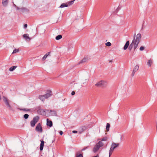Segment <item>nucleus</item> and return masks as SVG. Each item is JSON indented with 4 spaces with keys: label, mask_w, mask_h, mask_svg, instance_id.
<instances>
[{
    "label": "nucleus",
    "mask_w": 157,
    "mask_h": 157,
    "mask_svg": "<svg viewBox=\"0 0 157 157\" xmlns=\"http://www.w3.org/2000/svg\"><path fill=\"white\" fill-rule=\"evenodd\" d=\"M98 151V143L96 144V146L94 147L93 149V151L95 152Z\"/></svg>",
    "instance_id": "17"
},
{
    "label": "nucleus",
    "mask_w": 157,
    "mask_h": 157,
    "mask_svg": "<svg viewBox=\"0 0 157 157\" xmlns=\"http://www.w3.org/2000/svg\"><path fill=\"white\" fill-rule=\"evenodd\" d=\"M17 67V66H13L11 67H10L9 69V70L10 71H13L14 70H15Z\"/></svg>",
    "instance_id": "22"
},
{
    "label": "nucleus",
    "mask_w": 157,
    "mask_h": 157,
    "mask_svg": "<svg viewBox=\"0 0 157 157\" xmlns=\"http://www.w3.org/2000/svg\"><path fill=\"white\" fill-rule=\"evenodd\" d=\"M21 10H26V9L25 8H21Z\"/></svg>",
    "instance_id": "38"
},
{
    "label": "nucleus",
    "mask_w": 157,
    "mask_h": 157,
    "mask_svg": "<svg viewBox=\"0 0 157 157\" xmlns=\"http://www.w3.org/2000/svg\"><path fill=\"white\" fill-rule=\"evenodd\" d=\"M47 93L43 95H40L39 96V98L43 101H44L45 99L48 98L51 96L52 95V92L50 90H47Z\"/></svg>",
    "instance_id": "2"
},
{
    "label": "nucleus",
    "mask_w": 157,
    "mask_h": 157,
    "mask_svg": "<svg viewBox=\"0 0 157 157\" xmlns=\"http://www.w3.org/2000/svg\"><path fill=\"white\" fill-rule=\"evenodd\" d=\"M38 114L42 115H45L46 114L45 110L44 109H40L37 111Z\"/></svg>",
    "instance_id": "9"
},
{
    "label": "nucleus",
    "mask_w": 157,
    "mask_h": 157,
    "mask_svg": "<svg viewBox=\"0 0 157 157\" xmlns=\"http://www.w3.org/2000/svg\"><path fill=\"white\" fill-rule=\"evenodd\" d=\"M139 66L138 65H136L135 67H134L133 70V72H136L139 69Z\"/></svg>",
    "instance_id": "20"
},
{
    "label": "nucleus",
    "mask_w": 157,
    "mask_h": 157,
    "mask_svg": "<svg viewBox=\"0 0 157 157\" xmlns=\"http://www.w3.org/2000/svg\"><path fill=\"white\" fill-rule=\"evenodd\" d=\"M118 10H115L114 12V13H117Z\"/></svg>",
    "instance_id": "40"
},
{
    "label": "nucleus",
    "mask_w": 157,
    "mask_h": 157,
    "mask_svg": "<svg viewBox=\"0 0 157 157\" xmlns=\"http://www.w3.org/2000/svg\"><path fill=\"white\" fill-rule=\"evenodd\" d=\"M47 125L49 127H51L53 125L52 122V121H50L49 119H47Z\"/></svg>",
    "instance_id": "12"
},
{
    "label": "nucleus",
    "mask_w": 157,
    "mask_h": 157,
    "mask_svg": "<svg viewBox=\"0 0 157 157\" xmlns=\"http://www.w3.org/2000/svg\"><path fill=\"white\" fill-rule=\"evenodd\" d=\"M129 41H127L126 43L124 45V47L123 48V49L124 50H126L127 48L129 47Z\"/></svg>",
    "instance_id": "18"
},
{
    "label": "nucleus",
    "mask_w": 157,
    "mask_h": 157,
    "mask_svg": "<svg viewBox=\"0 0 157 157\" xmlns=\"http://www.w3.org/2000/svg\"><path fill=\"white\" fill-rule=\"evenodd\" d=\"M62 38V36L61 35H59L57 36L56 37V39L58 40Z\"/></svg>",
    "instance_id": "24"
},
{
    "label": "nucleus",
    "mask_w": 157,
    "mask_h": 157,
    "mask_svg": "<svg viewBox=\"0 0 157 157\" xmlns=\"http://www.w3.org/2000/svg\"><path fill=\"white\" fill-rule=\"evenodd\" d=\"M108 139V138L107 137L105 136L101 140V141H107Z\"/></svg>",
    "instance_id": "26"
},
{
    "label": "nucleus",
    "mask_w": 157,
    "mask_h": 157,
    "mask_svg": "<svg viewBox=\"0 0 157 157\" xmlns=\"http://www.w3.org/2000/svg\"><path fill=\"white\" fill-rule=\"evenodd\" d=\"M40 141L41 143L40 145V151H42L43 149L44 142L43 140H40Z\"/></svg>",
    "instance_id": "14"
},
{
    "label": "nucleus",
    "mask_w": 157,
    "mask_h": 157,
    "mask_svg": "<svg viewBox=\"0 0 157 157\" xmlns=\"http://www.w3.org/2000/svg\"><path fill=\"white\" fill-rule=\"evenodd\" d=\"M19 49H15L13 51L12 53H17V52H19Z\"/></svg>",
    "instance_id": "30"
},
{
    "label": "nucleus",
    "mask_w": 157,
    "mask_h": 157,
    "mask_svg": "<svg viewBox=\"0 0 157 157\" xmlns=\"http://www.w3.org/2000/svg\"><path fill=\"white\" fill-rule=\"evenodd\" d=\"M46 111L48 112L52 116H57V113L54 110H51L49 109H47L46 110Z\"/></svg>",
    "instance_id": "10"
},
{
    "label": "nucleus",
    "mask_w": 157,
    "mask_h": 157,
    "mask_svg": "<svg viewBox=\"0 0 157 157\" xmlns=\"http://www.w3.org/2000/svg\"><path fill=\"white\" fill-rule=\"evenodd\" d=\"M14 5L15 6H16V5H15L14 4Z\"/></svg>",
    "instance_id": "44"
},
{
    "label": "nucleus",
    "mask_w": 157,
    "mask_h": 157,
    "mask_svg": "<svg viewBox=\"0 0 157 157\" xmlns=\"http://www.w3.org/2000/svg\"><path fill=\"white\" fill-rule=\"evenodd\" d=\"M19 110H22L23 111H24L25 112H28V111H31V109H28L25 108H19Z\"/></svg>",
    "instance_id": "19"
},
{
    "label": "nucleus",
    "mask_w": 157,
    "mask_h": 157,
    "mask_svg": "<svg viewBox=\"0 0 157 157\" xmlns=\"http://www.w3.org/2000/svg\"><path fill=\"white\" fill-rule=\"evenodd\" d=\"M28 25L27 24H25L24 25V27L25 29H26L27 28Z\"/></svg>",
    "instance_id": "33"
},
{
    "label": "nucleus",
    "mask_w": 157,
    "mask_h": 157,
    "mask_svg": "<svg viewBox=\"0 0 157 157\" xmlns=\"http://www.w3.org/2000/svg\"><path fill=\"white\" fill-rule=\"evenodd\" d=\"M89 147L88 146H87V147H84V148L82 149V150H81V151H84L86 149H87V148H88Z\"/></svg>",
    "instance_id": "32"
},
{
    "label": "nucleus",
    "mask_w": 157,
    "mask_h": 157,
    "mask_svg": "<svg viewBox=\"0 0 157 157\" xmlns=\"http://www.w3.org/2000/svg\"><path fill=\"white\" fill-rule=\"evenodd\" d=\"M2 3L4 6H6L8 4V0H2Z\"/></svg>",
    "instance_id": "16"
},
{
    "label": "nucleus",
    "mask_w": 157,
    "mask_h": 157,
    "mask_svg": "<svg viewBox=\"0 0 157 157\" xmlns=\"http://www.w3.org/2000/svg\"><path fill=\"white\" fill-rule=\"evenodd\" d=\"M89 58L88 57L86 56V57H85L82 59L78 63V64H79L81 63H84L87 61L89 59Z\"/></svg>",
    "instance_id": "11"
},
{
    "label": "nucleus",
    "mask_w": 157,
    "mask_h": 157,
    "mask_svg": "<svg viewBox=\"0 0 157 157\" xmlns=\"http://www.w3.org/2000/svg\"><path fill=\"white\" fill-rule=\"evenodd\" d=\"M59 133L61 135H62L63 134V132L62 131H60L59 132Z\"/></svg>",
    "instance_id": "35"
},
{
    "label": "nucleus",
    "mask_w": 157,
    "mask_h": 157,
    "mask_svg": "<svg viewBox=\"0 0 157 157\" xmlns=\"http://www.w3.org/2000/svg\"><path fill=\"white\" fill-rule=\"evenodd\" d=\"M23 37L27 41H29L31 39L29 37L28 34H25L22 35Z\"/></svg>",
    "instance_id": "13"
},
{
    "label": "nucleus",
    "mask_w": 157,
    "mask_h": 157,
    "mask_svg": "<svg viewBox=\"0 0 157 157\" xmlns=\"http://www.w3.org/2000/svg\"><path fill=\"white\" fill-rule=\"evenodd\" d=\"M95 85L97 86H98V83H97L95 84Z\"/></svg>",
    "instance_id": "41"
},
{
    "label": "nucleus",
    "mask_w": 157,
    "mask_h": 157,
    "mask_svg": "<svg viewBox=\"0 0 157 157\" xmlns=\"http://www.w3.org/2000/svg\"><path fill=\"white\" fill-rule=\"evenodd\" d=\"M74 0L72 1L69 2H67L66 3H62L61 5L59 7L60 8H63L67 7L69 6L72 5L74 2Z\"/></svg>",
    "instance_id": "7"
},
{
    "label": "nucleus",
    "mask_w": 157,
    "mask_h": 157,
    "mask_svg": "<svg viewBox=\"0 0 157 157\" xmlns=\"http://www.w3.org/2000/svg\"><path fill=\"white\" fill-rule=\"evenodd\" d=\"M152 63L153 62L152 60L150 59L148 60L147 62V64L149 67H150L151 66V65L152 64Z\"/></svg>",
    "instance_id": "21"
},
{
    "label": "nucleus",
    "mask_w": 157,
    "mask_h": 157,
    "mask_svg": "<svg viewBox=\"0 0 157 157\" xmlns=\"http://www.w3.org/2000/svg\"><path fill=\"white\" fill-rule=\"evenodd\" d=\"M122 139V136H121V139Z\"/></svg>",
    "instance_id": "45"
},
{
    "label": "nucleus",
    "mask_w": 157,
    "mask_h": 157,
    "mask_svg": "<svg viewBox=\"0 0 157 157\" xmlns=\"http://www.w3.org/2000/svg\"><path fill=\"white\" fill-rule=\"evenodd\" d=\"M77 131L75 130H73L72 131V132L74 133H77Z\"/></svg>",
    "instance_id": "36"
},
{
    "label": "nucleus",
    "mask_w": 157,
    "mask_h": 157,
    "mask_svg": "<svg viewBox=\"0 0 157 157\" xmlns=\"http://www.w3.org/2000/svg\"><path fill=\"white\" fill-rule=\"evenodd\" d=\"M35 130L38 132H43L42 127L40 123H38L35 128Z\"/></svg>",
    "instance_id": "8"
},
{
    "label": "nucleus",
    "mask_w": 157,
    "mask_h": 157,
    "mask_svg": "<svg viewBox=\"0 0 157 157\" xmlns=\"http://www.w3.org/2000/svg\"><path fill=\"white\" fill-rule=\"evenodd\" d=\"M105 45L106 46H108V47H109V46H110L111 45V44L110 42H107V43H105Z\"/></svg>",
    "instance_id": "29"
},
{
    "label": "nucleus",
    "mask_w": 157,
    "mask_h": 157,
    "mask_svg": "<svg viewBox=\"0 0 157 157\" xmlns=\"http://www.w3.org/2000/svg\"><path fill=\"white\" fill-rule=\"evenodd\" d=\"M156 129L157 130V121L156 123Z\"/></svg>",
    "instance_id": "43"
},
{
    "label": "nucleus",
    "mask_w": 157,
    "mask_h": 157,
    "mask_svg": "<svg viewBox=\"0 0 157 157\" xmlns=\"http://www.w3.org/2000/svg\"><path fill=\"white\" fill-rule=\"evenodd\" d=\"M102 141L101 140L99 141V149L100 147H102L104 145V144Z\"/></svg>",
    "instance_id": "25"
},
{
    "label": "nucleus",
    "mask_w": 157,
    "mask_h": 157,
    "mask_svg": "<svg viewBox=\"0 0 157 157\" xmlns=\"http://www.w3.org/2000/svg\"><path fill=\"white\" fill-rule=\"evenodd\" d=\"M50 53H51L50 52H48L47 53H46L45 54V55L44 56V57L42 58V60H43V61L45 60L46 59L47 57L48 56H50Z\"/></svg>",
    "instance_id": "15"
},
{
    "label": "nucleus",
    "mask_w": 157,
    "mask_h": 157,
    "mask_svg": "<svg viewBox=\"0 0 157 157\" xmlns=\"http://www.w3.org/2000/svg\"><path fill=\"white\" fill-rule=\"evenodd\" d=\"M141 37V36L140 33H138L137 34L136 39L134 36V39L128 47V49L129 50L131 51L133 47L134 50L136 49L138 46L139 43L140 41Z\"/></svg>",
    "instance_id": "1"
},
{
    "label": "nucleus",
    "mask_w": 157,
    "mask_h": 157,
    "mask_svg": "<svg viewBox=\"0 0 157 157\" xmlns=\"http://www.w3.org/2000/svg\"><path fill=\"white\" fill-rule=\"evenodd\" d=\"M3 100L4 101V102H5V104L6 106L9 108V109L12 110L13 111V109L11 107V105H10L9 102V100L8 99H7L6 97H3Z\"/></svg>",
    "instance_id": "6"
},
{
    "label": "nucleus",
    "mask_w": 157,
    "mask_h": 157,
    "mask_svg": "<svg viewBox=\"0 0 157 157\" xmlns=\"http://www.w3.org/2000/svg\"><path fill=\"white\" fill-rule=\"evenodd\" d=\"M39 118L38 116L33 117V120L30 121V125L32 127H33L35 126L36 124L39 121Z\"/></svg>",
    "instance_id": "5"
},
{
    "label": "nucleus",
    "mask_w": 157,
    "mask_h": 157,
    "mask_svg": "<svg viewBox=\"0 0 157 157\" xmlns=\"http://www.w3.org/2000/svg\"><path fill=\"white\" fill-rule=\"evenodd\" d=\"M75 94V91H73L71 93V94L72 95H74Z\"/></svg>",
    "instance_id": "34"
},
{
    "label": "nucleus",
    "mask_w": 157,
    "mask_h": 157,
    "mask_svg": "<svg viewBox=\"0 0 157 157\" xmlns=\"http://www.w3.org/2000/svg\"><path fill=\"white\" fill-rule=\"evenodd\" d=\"M119 143H115L114 142L112 143L109 151V157L112 154L114 150L116 147H118L119 146Z\"/></svg>",
    "instance_id": "3"
},
{
    "label": "nucleus",
    "mask_w": 157,
    "mask_h": 157,
    "mask_svg": "<svg viewBox=\"0 0 157 157\" xmlns=\"http://www.w3.org/2000/svg\"><path fill=\"white\" fill-rule=\"evenodd\" d=\"M29 115L27 114H25L23 116V117L25 119H27L29 117Z\"/></svg>",
    "instance_id": "28"
},
{
    "label": "nucleus",
    "mask_w": 157,
    "mask_h": 157,
    "mask_svg": "<svg viewBox=\"0 0 157 157\" xmlns=\"http://www.w3.org/2000/svg\"><path fill=\"white\" fill-rule=\"evenodd\" d=\"M17 9L18 10H20V9L18 7H17Z\"/></svg>",
    "instance_id": "42"
},
{
    "label": "nucleus",
    "mask_w": 157,
    "mask_h": 157,
    "mask_svg": "<svg viewBox=\"0 0 157 157\" xmlns=\"http://www.w3.org/2000/svg\"><path fill=\"white\" fill-rule=\"evenodd\" d=\"M120 9H121V8L119 6H118L116 10H119Z\"/></svg>",
    "instance_id": "39"
},
{
    "label": "nucleus",
    "mask_w": 157,
    "mask_h": 157,
    "mask_svg": "<svg viewBox=\"0 0 157 157\" xmlns=\"http://www.w3.org/2000/svg\"><path fill=\"white\" fill-rule=\"evenodd\" d=\"M110 127V124L109 123H107L106 126V131L108 132L109 130V128Z\"/></svg>",
    "instance_id": "23"
},
{
    "label": "nucleus",
    "mask_w": 157,
    "mask_h": 157,
    "mask_svg": "<svg viewBox=\"0 0 157 157\" xmlns=\"http://www.w3.org/2000/svg\"><path fill=\"white\" fill-rule=\"evenodd\" d=\"M76 157H83L82 154L76 153Z\"/></svg>",
    "instance_id": "27"
},
{
    "label": "nucleus",
    "mask_w": 157,
    "mask_h": 157,
    "mask_svg": "<svg viewBox=\"0 0 157 157\" xmlns=\"http://www.w3.org/2000/svg\"><path fill=\"white\" fill-rule=\"evenodd\" d=\"M107 82L105 80H101L99 81V87L102 88H104L107 87Z\"/></svg>",
    "instance_id": "4"
},
{
    "label": "nucleus",
    "mask_w": 157,
    "mask_h": 157,
    "mask_svg": "<svg viewBox=\"0 0 157 157\" xmlns=\"http://www.w3.org/2000/svg\"><path fill=\"white\" fill-rule=\"evenodd\" d=\"M145 48L144 46H141L140 48V51H143V50Z\"/></svg>",
    "instance_id": "31"
},
{
    "label": "nucleus",
    "mask_w": 157,
    "mask_h": 157,
    "mask_svg": "<svg viewBox=\"0 0 157 157\" xmlns=\"http://www.w3.org/2000/svg\"><path fill=\"white\" fill-rule=\"evenodd\" d=\"M135 72H133V71H132V76H133L134 74H135Z\"/></svg>",
    "instance_id": "37"
}]
</instances>
